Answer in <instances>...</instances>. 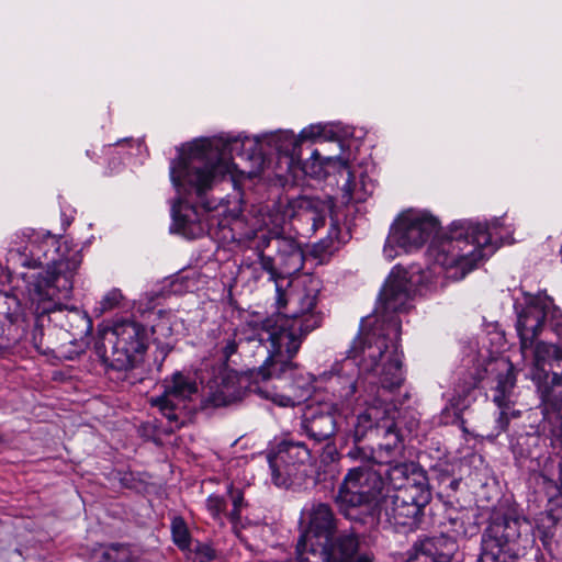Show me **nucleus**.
Segmentation results:
<instances>
[{
  "mask_svg": "<svg viewBox=\"0 0 562 562\" xmlns=\"http://www.w3.org/2000/svg\"><path fill=\"white\" fill-rule=\"evenodd\" d=\"M277 315L267 317L254 327V334L246 339L258 342L267 358L255 374V382H277L273 389H288V394L263 390L258 391L280 406H294L310 395L312 379L297 372L292 361L297 353L303 338L318 328L323 316L315 312L318 299V284L313 280L308 285L295 286L289 293L276 283Z\"/></svg>",
  "mask_w": 562,
  "mask_h": 562,
  "instance_id": "obj_1",
  "label": "nucleus"
},
{
  "mask_svg": "<svg viewBox=\"0 0 562 562\" xmlns=\"http://www.w3.org/2000/svg\"><path fill=\"white\" fill-rule=\"evenodd\" d=\"M276 150L291 160L300 158V139L292 132L281 131L263 135L226 136L216 140L196 139L179 148V157L170 164V180L181 195H195L199 205L206 212L215 209L214 201L206 199L213 186L226 176L233 177L238 165L234 155L252 161L260 169L263 157Z\"/></svg>",
  "mask_w": 562,
  "mask_h": 562,
  "instance_id": "obj_2",
  "label": "nucleus"
},
{
  "mask_svg": "<svg viewBox=\"0 0 562 562\" xmlns=\"http://www.w3.org/2000/svg\"><path fill=\"white\" fill-rule=\"evenodd\" d=\"M547 326L562 344V315L552 307L549 297L529 296L526 306L518 313L516 330L522 357L526 359L528 351L532 353L528 376L546 411L554 413L544 419L542 430L557 449L562 448V349L554 344L536 342Z\"/></svg>",
  "mask_w": 562,
  "mask_h": 562,
  "instance_id": "obj_3",
  "label": "nucleus"
},
{
  "mask_svg": "<svg viewBox=\"0 0 562 562\" xmlns=\"http://www.w3.org/2000/svg\"><path fill=\"white\" fill-rule=\"evenodd\" d=\"M376 331L353 339L348 357L325 373L326 390L347 408L379 401V394L393 393L405 378L402 352L389 347Z\"/></svg>",
  "mask_w": 562,
  "mask_h": 562,
  "instance_id": "obj_4",
  "label": "nucleus"
},
{
  "mask_svg": "<svg viewBox=\"0 0 562 562\" xmlns=\"http://www.w3.org/2000/svg\"><path fill=\"white\" fill-rule=\"evenodd\" d=\"M385 483L379 470L353 468L345 475L335 503L339 512L350 520H361L366 514L408 531L416 530L424 518V509L431 501L429 484L420 481L408 488L385 492Z\"/></svg>",
  "mask_w": 562,
  "mask_h": 562,
  "instance_id": "obj_5",
  "label": "nucleus"
},
{
  "mask_svg": "<svg viewBox=\"0 0 562 562\" xmlns=\"http://www.w3.org/2000/svg\"><path fill=\"white\" fill-rule=\"evenodd\" d=\"M392 393L379 394V401L369 404L367 409L359 414L353 424L351 436L355 442H360L368 435L381 438L379 452L385 451L387 457H396L403 450V437L401 427L405 426L409 431L418 425V413L408 403L411 395L406 392L401 400L390 397Z\"/></svg>",
  "mask_w": 562,
  "mask_h": 562,
  "instance_id": "obj_6",
  "label": "nucleus"
},
{
  "mask_svg": "<svg viewBox=\"0 0 562 562\" xmlns=\"http://www.w3.org/2000/svg\"><path fill=\"white\" fill-rule=\"evenodd\" d=\"M498 225V218L491 223L470 220L453 222L450 236L432 241L429 254L443 269H456L450 277L462 279L480 260L494 251L491 229Z\"/></svg>",
  "mask_w": 562,
  "mask_h": 562,
  "instance_id": "obj_7",
  "label": "nucleus"
},
{
  "mask_svg": "<svg viewBox=\"0 0 562 562\" xmlns=\"http://www.w3.org/2000/svg\"><path fill=\"white\" fill-rule=\"evenodd\" d=\"M31 260L23 265L35 268L46 265V270L34 277L33 292L38 301L53 302L56 299H69L74 289V279L82 262L81 250L70 248L66 241L47 234L38 245L30 249Z\"/></svg>",
  "mask_w": 562,
  "mask_h": 562,
  "instance_id": "obj_8",
  "label": "nucleus"
},
{
  "mask_svg": "<svg viewBox=\"0 0 562 562\" xmlns=\"http://www.w3.org/2000/svg\"><path fill=\"white\" fill-rule=\"evenodd\" d=\"M530 526L526 518L510 508L492 512L481 536L480 562H505L499 555L517 559L532 542Z\"/></svg>",
  "mask_w": 562,
  "mask_h": 562,
  "instance_id": "obj_9",
  "label": "nucleus"
},
{
  "mask_svg": "<svg viewBox=\"0 0 562 562\" xmlns=\"http://www.w3.org/2000/svg\"><path fill=\"white\" fill-rule=\"evenodd\" d=\"M413 289L407 270L394 267L381 290L379 306L375 310L373 326L367 330L366 323L361 322V334L369 335L376 331V338H385L389 347L396 346L401 335L400 313L412 307Z\"/></svg>",
  "mask_w": 562,
  "mask_h": 562,
  "instance_id": "obj_10",
  "label": "nucleus"
},
{
  "mask_svg": "<svg viewBox=\"0 0 562 562\" xmlns=\"http://www.w3.org/2000/svg\"><path fill=\"white\" fill-rule=\"evenodd\" d=\"M249 247L255 251L261 270L276 283L279 278L296 273L304 267L305 255L301 244L278 227L256 233Z\"/></svg>",
  "mask_w": 562,
  "mask_h": 562,
  "instance_id": "obj_11",
  "label": "nucleus"
},
{
  "mask_svg": "<svg viewBox=\"0 0 562 562\" xmlns=\"http://www.w3.org/2000/svg\"><path fill=\"white\" fill-rule=\"evenodd\" d=\"M146 329L133 319H121L105 328L94 345L99 360L108 370L127 371L135 357L146 349Z\"/></svg>",
  "mask_w": 562,
  "mask_h": 562,
  "instance_id": "obj_12",
  "label": "nucleus"
},
{
  "mask_svg": "<svg viewBox=\"0 0 562 562\" xmlns=\"http://www.w3.org/2000/svg\"><path fill=\"white\" fill-rule=\"evenodd\" d=\"M439 223L437 218L422 211H406L402 213L392 225L383 249L384 256L392 260L397 256L395 247L405 252L422 247L437 233Z\"/></svg>",
  "mask_w": 562,
  "mask_h": 562,
  "instance_id": "obj_13",
  "label": "nucleus"
},
{
  "mask_svg": "<svg viewBox=\"0 0 562 562\" xmlns=\"http://www.w3.org/2000/svg\"><path fill=\"white\" fill-rule=\"evenodd\" d=\"M297 562H372L368 552H360V538L353 530H344L334 535L330 540L310 544L304 549V542L296 546Z\"/></svg>",
  "mask_w": 562,
  "mask_h": 562,
  "instance_id": "obj_14",
  "label": "nucleus"
},
{
  "mask_svg": "<svg viewBox=\"0 0 562 562\" xmlns=\"http://www.w3.org/2000/svg\"><path fill=\"white\" fill-rule=\"evenodd\" d=\"M267 458L272 483L279 487H288L306 474L311 451L304 442L283 440Z\"/></svg>",
  "mask_w": 562,
  "mask_h": 562,
  "instance_id": "obj_15",
  "label": "nucleus"
},
{
  "mask_svg": "<svg viewBox=\"0 0 562 562\" xmlns=\"http://www.w3.org/2000/svg\"><path fill=\"white\" fill-rule=\"evenodd\" d=\"M312 162L303 164V171L306 175L319 177L323 168L331 164H337L341 175H346V181L342 184V200L345 203H361L367 201L372 195L375 189V182L368 177L366 173H360L356 177L355 172L350 169V166L346 160L338 157H325L323 158L317 150H313L311 154Z\"/></svg>",
  "mask_w": 562,
  "mask_h": 562,
  "instance_id": "obj_16",
  "label": "nucleus"
},
{
  "mask_svg": "<svg viewBox=\"0 0 562 562\" xmlns=\"http://www.w3.org/2000/svg\"><path fill=\"white\" fill-rule=\"evenodd\" d=\"M162 386V394L151 398V405L158 407L169 420H177L176 411L181 406L184 407L186 401L198 392V384L191 376L175 372L164 380Z\"/></svg>",
  "mask_w": 562,
  "mask_h": 562,
  "instance_id": "obj_17",
  "label": "nucleus"
},
{
  "mask_svg": "<svg viewBox=\"0 0 562 562\" xmlns=\"http://www.w3.org/2000/svg\"><path fill=\"white\" fill-rule=\"evenodd\" d=\"M337 528L336 518L328 504H313L308 513V529L297 540L300 546L304 542V549L310 544L317 546L319 542L330 540Z\"/></svg>",
  "mask_w": 562,
  "mask_h": 562,
  "instance_id": "obj_18",
  "label": "nucleus"
},
{
  "mask_svg": "<svg viewBox=\"0 0 562 562\" xmlns=\"http://www.w3.org/2000/svg\"><path fill=\"white\" fill-rule=\"evenodd\" d=\"M389 463H385L389 465V468L382 473V477L385 483V492H397L400 490L408 488L409 486H413V483L420 481V484L427 485L428 484V477L426 473L417 468L415 463H406V462H397L392 464L390 459H386Z\"/></svg>",
  "mask_w": 562,
  "mask_h": 562,
  "instance_id": "obj_19",
  "label": "nucleus"
},
{
  "mask_svg": "<svg viewBox=\"0 0 562 562\" xmlns=\"http://www.w3.org/2000/svg\"><path fill=\"white\" fill-rule=\"evenodd\" d=\"M238 379L233 371H222L209 382L207 394L204 397V404L207 406H225L240 396Z\"/></svg>",
  "mask_w": 562,
  "mask_h": 562,
  "instance_id": "obj_20",
  "label": "nucleus"
},
{
  "mask_svg": "<svg viewBox=\"0 0 562 562\" xmlns=\"http://www.w3.org/2000/svg\"><path fill=\"white\" fill-rule=\"evenodd\" d=\"M172 226L171 229L182 234L188 238H195L204 232L202 217L195 205L188 201H177L171 207Z\"/></svg>",
  "mask_w": 562,
  "mask_h": 562,
  "instance_id": "obj_21",
  "label": "nucleus"
},
{
  "mask_svg": "<svg viewBox=\"0 0 562 562\" xmlns=\"http://www.w3.org/2000/svg\"><path fill=\"white\" fill-rule=\"evenodd\" d=\"M302 430L313 440H329L336 432V419L329 411L310 407L301 422Z\"/></svg>",
  "mask_w": 562,
  "mask_h": 562,
  "instance_id": "obj_22",
  "label": "nucleus"
},
{
  "mask_svg": "<svg viewBox=\"0 0 562 562\" xmlns=\"http://www.w3.org/2000/svg\"><path fill=\"white\" fill-rule=\"evenodd\" d=\"M482 379L479 369L468 371L454 386L452 406L459 412L468 409L476 400L477 386Z\"/></svg>",
  "mask_w": 562,
  "mask_h": 562,
  "instance_id": "obj_23",
  "label": "nucleus"
},
{
  "mask_svg": "<svg viewBox=\"0 0 562 562\" xmlns=\"http://www.w3.org/2000/svg\"><path fill=\"white\" fill-rule=\"evenodd\" d=\"M328 212V206L318 200L302 198L299 201L297 216L301 221L311 223L313 233L325 226Z\"/></svg>",
  "mask_w": 562,
  "mask_h": 562,
  "instance_id": "obj_24",
  "label": "nucleus"
},
{
  "mask_svg": "<svg viewBox=\"0 0 562 562\" xmlns=\"http://www.w3.org/2000/svg\"><path fill=\"white\" fill-rule=\"evenodd\" d=\"M137 559L133 548L123 543H111L101 553V562H136Z\"/></svg>",
  "mask_w": 562,
  "mask_h": 562,
  "instance_id": "obj_25",
  "label": "nucleus"
},
{
  "mask_svg": "<svg viewBox=\"0 0 562 562\" xmlns=\"http://www.w3.org/2000/svg\"><path fill=\"white\" fill-rule=\"evenodd\" d=\"M383 452H379L378 450H372L368 447L359 446L358 442H355V446L349 449L347 452V457L353 461H360L363 463V465H360L359 468H372L375 470L372 465L369 463L373 461L374 463H389L387 460H384Z\"/></svg>",
  "mask_w": 562,
  "mask_h": 562,
  "instance_id": "obj_26",
  "label": "nucleus"
},
{
  "mask_svg": "<svg viewBox=\"0 0 562 562\" xmlns=\"http://www.w3.org/2000/svg\"><path fill=\"white\" fill-rule=\"evenodd\" d=\"M226 494L232 503V510L227 513V518L236 526L240 520L241 510L247 507L241 488L236 487L233 483L227 484Z\"/></svg>",
  "mask_w": 562,
  "mask_h": 562,
  "instance_id": "obj_27",
  "label": "nucleus"
},
{
  "mask_svg": "<svg viewBox=\"0 0 562 562\" xmlns=\"http://www.w3.org/2000/svg\"><path fill=\"white\" fill-rule=\"evenodd\" d=\"M171 536L173 543L182 551H188L191 547V535L187 522L180 516L171 520Z\"/></svg>",
  "mask_w": 562,
  "mask_h": 562,
  "instance_id": "obj_28",
  "label": "nucleus"
},
{
  "mask_svg": "<svg viewBox=\"0 0 562 562\" xmlns=\"http://www.w3.org/2000/svg\"><path fill=\"white\" fill-rule=\"evenodd\" d=\"M435 472L438 487L441 493H445L447 496H451L452 493L458 491L461 480L453 477L448 468L436 469Z\"/></svg>",
  "mask_w": 562,
  "mask_h": 562,
  "instance_id": "obj_29",
  "label": "nucleus"
},
{
  "mask_svg": "<svg viewBox=\"0 0 562 562\" xmlns=\"http://www.w3.org/2000/svg\"><path fill=\"white\" fill-rule=\"evenodd\" d=\"M67 319L70 329H79L80 333L88 331L91 327V319L79 308L67 310Z\"/></svg>",
  "mask_w": 562,
  "mask_h": 562,
  "instance_id": "obj_30",
  "label": "nucleus"
},
{
  "mask_svg": "<svg viewBox=\"0 0 562 562\" xmlns=\"http://www.w3.org/2000/svg\"><path fill=\"white\" fill-rule=\"evenodd\" d=\"M338 225L336 223H331L328 235L315 244L314 252L319 256L323 254L331 252L335 249V243L338 238Z\"/></svg>",
  "mask_w": 562,
  "mask_h": 562,
  "instance_id": "obj_31",
  "label": "nucleus"
},
{
  "mask_svg": "<svg viewBox=\"0 0 562 562\" xmlns=\"http://www.w3.org/2000/svg\"><path fill=\"white\" fill-rule=\"evenodd\" d=\"M206 508L212 517L222 521L223 517H227L226 501L223 496L212 494L206 498Z\"/></svg>",
  "mask_w": 562,
  "mask_h": 562,
  "instance_id": "obj_32",
  "label": "nucleus"
},
{
  "mask_svg": "<svg viewBox=\"0 0 562 562\" xmlns=\"http://www.w3.org/2000/svg\"><path fill=\"white\" fill-rule=\"evenodd\" d=\"M189 551L192 553L193 562H210L214 560L216 555L211 544L200 541H196Z\"/></svg>",
  "mask_w": 562,
  "mask_h": 562,
  "instance_id": "obj_33",
  "label": "nucleus"
},
{
  "mask_svg": "<svg viewBox=\"0 0 562 562\" xmlns=\"http://www.w3.org/2000/svg\"><path fill=\"white\" fill-rule=\"evenodd\" d=\"M541 479L548 501L558 504L562 498V480H552L546 475H542Z\"/></svg>",
  "mask_w": 562,
  "mask_h": 562,
  "instance_id": "obj_34",
  "label": "nucleus"
},
{
  "mask_svg": "<svg viewBox=\"0 0 562 562\" xmlns=\"http://www.w3.org/2000/svg\"><path fill=\"white\" fill-rule=\"evenodd\" d=\"M123 295L120 290H110L99 302V312L104 313L119 306Z\"/></svg>",
  "mask_w": 562,
  "mask_h": 562,
  "instance_id": "obj_35",
  "label": "nucleus"
},
{
  "mask_svg": "<svg viewBox=\"0 0 562 562\" xmlns=\"http://www.w3.org/2000/svg\"><path fill=\"white\" fill-rule=\"evenodd\" d=\"M319 137H324V139H333L331 136L327 135V127L322 124L310 125L305 127L300 133V142L305 139H316Z\"/></svg>",
  "mask_w": 562,
  "mask_h": 562,
  "instance_id": "obj_36",
  "label": "nucleus"
},
{
  "mask_svg": "<svg viewBox=\"0 0 562 562\" xmlns=\"http://www.w3.org/2000/svg\"><path fill=\"white\" fill-rule=\"evenodd\" d=\"M516 383V375L513 368H508L507 371L497 376L496 390L512 392Z\"/></svg>",
  "mask_w": 562,
  "mask_h": 562,
  "instance_id": "obj_37",
  "label": "nucleus"
},
{
  "mask_svg": "<svg viewBox=\"0 0 562 562\" xmlns=\"http://www.w3.org/2000/svg\"><path fill=\"white\" fill-rule=\"evenodd\" d=\"M340 453L334 442H327L321 452V461L324 464H330L338 461Z\"/></svg>",
  "mask_w": 562,
  "mask_h": 562,
  "instance_id": "obj_38",
  "label": "nucleus"
},
{
  "mask_svg": "<svg viewBox=\"0 0 562 562\" xmlns=\"http://www.w3.org/2000/svg\"><path fill=\"white\" fill-rule=\"evenodd\" d=\"M512 392L501 391L495 389L494 394V403L498 406L499 409H509L513 402L510 398Z\"/></svg>",
  "mask_w": 562,
  "mask_h": 562,
  "instance_id": "obj_39",
  "label": "nucleus"
},
{
  "mask_svg": "<svg viewBox=\"0 0 562 562\" xmlns=\"http://www.w3.org/2000/svg\"><path fill=\"white\" fill-rule=\"evenodd\" d=\"M509 409H501L499 416L496 420L498 432L505 431L509 424Z\"/></svg>",
  "mask_w": 562,
  "mask_h": 562,
  "instance_id": "obj_40",
  "label": "nucleus"
},
{
  "mask_svg": "<svg viewBox=\"0 0 562 562\" xmlns=\"http://www.w3.org/2000/svg\"><path fill=\"white\" fill-rule=\"evenodd\" d=\"M237 342L234 338H228L223 347L224 359L227 361L237 351Z\"/></svg>",
  "mask_w": 562,
  "mask_h": 562,
  "instance_id": "obj_41",
  "label": "nucleus"
},
{
  "mask_svg": "<svg viewBox=\"0 0 562 562\" xmlns=\"http://www.w3.org/2000/svg\"><path fill=\"white\" fill-rule=\"evenodd\" d=\"M57 310H58V311H61L60 305H58V304L54 303V308H52V307H44V308H43V312H47V313H49V312H55V311H57Z\"/></svg>",
  "mask_w": 562,
  "mask_h": 562,
  "instance_id": "obj_42",
  "label": "nucleus"
},
{
  "mask_svg": "<svg viewBox=\"0 0 562 562\" xmlns=\"http://www.w3.org/2000/svg\"><path fill=\"white\" fill-rule=\"evenodd\" d=\"M519 414V411L512 409V407L509 408V419L518 417Z\"/></svg>",
  "mask_w": 562,
  "mask_h": 562,
  "instance_id": "obj_43",
  "label": "nucleus"
},
{
  "mask_svg": "<svg viewBox=\"0 0 562 562\" xmlns=\"http://www.w3.org/2000/svg\"><path fill=\"white\" fill-rule=\"evenodd\" d=\"M121 482L124 486L126 487H132V485L130 484V480H128V476L127 475H124V477L121 479Z\"/></svg>",
  "mask_w": 562,
  "mask_h": 562,
  "instance_id": "obj_44",
  "label": "nucleus"
},
{
  "mask_svg": "<svg viewBox=\"0 0 562 562\" xmlns=\"http://www.w3.org/2000/svg\"><path fill=\"white\" fill-rule=\"evenodd\" d=\"M7 300L12 301L13 303H15V305H18L15 297H7Z\"/></svg>",
  "mask_w": 562,
  "mask_h": 562,
  "instance_id": "obj_45",
  "label": "nucleus"
},
{
  "mask_svg": "<svg viewBox=\"0 0 562 562\" xmlns=\"http://www.w3.org/2000/svg\"><path fill=\"white\" fill-rule=\"evenodd\" d=\"M477 562H480V559L477 560Z\"/></svg>",
  "mask_w": 562,
  "mask_h": 562,
  "instance_id": "obj_46",
  "label": "nucleus"
}]
</instances>
